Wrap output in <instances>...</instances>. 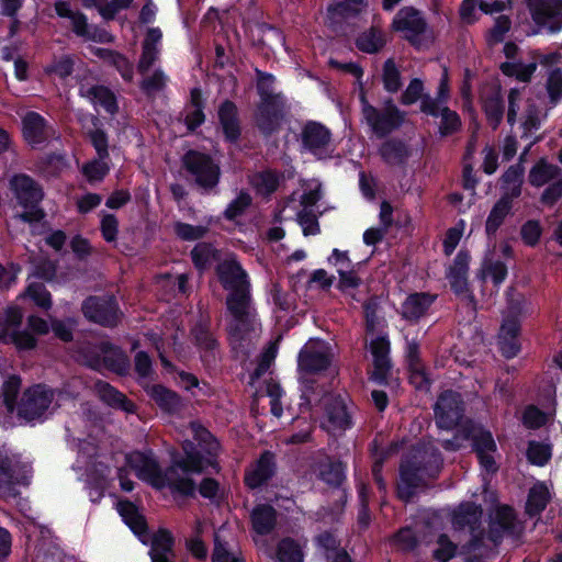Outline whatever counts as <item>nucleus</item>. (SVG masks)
I'll return each instance as SVG.
<instances>
[{
    "label": "nucleus",
    "mask_w": 562,
    "mask_h": 562,
    "mask_svg": "<svg viewBox=\"0 0 562 562\" xmlns=\"http://www.w3.org/2000/svg\"><path fill=\"white\" fill-rule=\"evenodd\" d=\"M175 547V538L168 529H159L157 533L153 537L151 549L149 553L164 552V553H173Z\"/></svg>",
    "instance_id": "nucleus-63"
},
{
    "label": "nucleus",
    "mask_w": 562,
    "mask_h": 562,
    "mask_svg": "<svg viewBox=\"0 0 562 562\" xmlns=\"http://www.w3.org/2000/svg\"><path fill=\"white\" fill-rule=\"evenodd\" d=\"M438 117H440V124L438 132L441 137H448L458 133L462 127V121L460 115L451 110L449 106L443 105L437 110Z\"/></svg>",
    "instance_id": "nucleus-48"
},
{
    "label": "nucleus",
    "mask_w": 562,
    "mask_h": 562,
    "mask_svg": "<svg viewBox=\"0 0 562 562\" xmlns=\"http://www.w3.org/2000/svg\"><path fill=\"white\" fill-rule=\"evenodd\" d=\"M252 198L251 195L245 191L241 190L237 196L232 200L226 209L223 212V216L227 221H235L237 217L241 216L247 209L251 205Z\"/></svg>",
    "instance_id": "nucleus-56"
},
{
    "label": "nucleus",
    "mask_w": 562,
    "mask_h": 562,
    "mask_svg": "<svg viewBox=\"0 0 562 562\" xmlns=\"http://www.w3.org/2000/svg\"><path fill=\"white\" fill-rule=\"evenodd\" d=\"M278 472L277 456L271 450H263L245 470L244 484L255 491L267 485Z\"/></svg>",
    "instance_id": "nucleus-17"
},
{
    "label": "nucleus",
    "mask_w": 562,
    "mask_h": 562,
    "mask_svg": "<svg viewBox=\"0 0 562 562\" xmlns=\"http://www.w3.org/2000/svg\"><path fill=\"white\" fill-rule=\"evenodd\" d=\"M54 397V390L44 383L26 387L18 404V416L25 422L41 418L50 406Z\"/></svg>",
    "instance_id": "nucleus-13"
},
{
    "label": "nucleus",
    "mask_w": 562,
    "mask_h": 562,
    "mask_svg": "<svg viewBox=\"0 0 562 562\" xmlns=\"http://www.w3.org/2000/svg\"><path fill=\"white\" fill-rule=\"evenodd\" d=\"M436 300L437 295L430 292H413L402 302L398 314L402 319L417 324L428 314Z\"/></svg>",
    "instance_id": "nucleus-25"
},
{
    "label": "nucleus",
    "mask_w": 562,
    "mask_h": 562,
    "mask_svg": "<svg viewBox=\"0 0 562 562\" xmlns=\"http://www.w3.org/2000/svg\"><path fill=\"white\" fill-rule=\"evenodd\" d=\"M408 457L400 465L398 481L396 483V496L398 499L408 503L416 495V491L423 485L424 479L419 468Z\"/></svg>",
    "instance_id": "nucleus-24"
},
{
    "label": "nucleus",
    "mask_w": 562,
    "mask_h": 562,
    "mask_svg": "<svg viewBox=\"0 0 562 562\" xmlns=\"http://www.w3.org/2000/svg\"><path fill=\"white\" fill-rule=\"evenodd\" d=\"M21 384V376L12 374L3 382L1 386L0 398L8 414H13L18 408L19 402L16 400L20 393Z\"/></svg>",
    "instance_id": "nucleus-46"
},
{
    "label": "nucleus",
    "mask_w": 562,
    "mask_h": 562,
    "mask_svg": "<svg viewBox=\"0 0 562 562\" xmlns=\"http://www.w3.org/2000/svg\"><path fill=\"white\" fill-rule=\"evenodd\" d=\"M486 521L485 543L490 542L496 549L502 546L504 539L519 540L524 531L515 508L508 504H496L491 507Z\"/></svg>",
    "instance_id": "nucleus-6"
},
{
    "label": "nucleus",
    "mask_w": 562,
    "mask_h": 562,
    "mask_svg": "<svg viewBox=\"0 0 562 562\" xmlns=\"http://www.w3.org/2000/svg\"><path fill=\"white\" fill-rule=\"evenodd\" d=\"M472 452L475 453L480 467L488 474H495L498 465L495 461L494 453L497 451V445L491 430L481 427L471 442Z\"/></svg>",
    "instance_id": "nucleus-23"
},
{
    "label": "nucleus",
    "mask_w": 562,
    "mask_h": 562,
    "mask_svg": "<svg viewBox=\"0 0 562 562\" xmlns=\"http://www.w3.org/2000/svg\"><path fill=\"white\" fill-rule=\"evenodd\" d=\"M512 211L513 205H508L504 199H498L494 203L485 221V234L488 239L496 237L498 229Z\"/></svg>",
    "instance_id": "nucleus-38"
},
{
    "label": "nucleus",
    "mask_w": 562,
    "mask_h": 562,
    "mask_svg": "<svg viewBox=\"0 0 562 562\" xmlns=\"http://www.w3.org/2000/svg\"><path fill=\"white\" fill-rule=\"evenodd\" d=\"M382 82L385 91L396 93L402 87L401 72L393 58H387L383 64Z\"/></svg>",
    "instance_id": "nucleus-53"
},
{
    "label": "nucleus",
    "mask_w": 562,
    "mask_h": 562,
    "mask_svg": "<svg viewBox=\"0 0 562 562\" xmlns=\"http://www.w3.org/2000/svg\"><path fill=\"white\" fill-rule=\"evenodd\" d=\"M251 529L260 536L271 533L278 522V512L270 504H258L250 513Z\"/></svg>",
    "instance_id": "nucleus-30"
},
{
    "label": "nucleus",
    "mask_w": 562,
    "mask_h": 562,
    "mask_svg": "<svg viewBox=\"0 0 562 562\" xmlns=\"http://www.w3.org/2000/svg\"><path fill=\"white\" fill-rule=\"evenodd\" d=\"M281 180L282 175L279 171L267 168L261 171H257L252 176L250 184L258 195L269 200L271 195L278 191Z\"/></svg>",
    "instance_id": "nucleus-32"
},
{
    "label": "nucleus",
    "mask_w": 562,
    "mask_h": 562,
    "mask_svg": "<svg viewBox=\"0 0 562 562\" xmlns=\"http://www.w3.org/2000/svg\"><path fill=\"white\" fill-rule=\"evenodd\" d=\"M93 128L87 132V137L94 148L97 156L101 159H110L109 136L102 128V122L99 117H92Z\"/></svg>",
    "instance_id": "nucleus-45"
},
{
    "label": "nucleus",
    "mask_w": 562,
    "mask_h": 562,
    "mask_svg": "<svg viewBox=\"0 0 562 562\" xmlns=\"http://www.w3.org/2000/svg\"><path fill=\"white\" fill-rule=\"evenodd\" d=\"M1 336H3L7 342L9 341L13 344L19 351L33 350L37 346L36 337L25 329H13L11 333H9L8 328H3Z\"/></svg>",
    "instance_id": "nucleus-50"
},
{
    "label": "nucleus",
    "mask_w": 562,
    "mask_h": 562,
    "mask_svg": "<svg viewBox=\"0 0 562 562\" xmlns=\"http://www.w3.org/2000/svg\"><path fill=\"white\" fill-rule=\"evenodd\" d=\"M32 469L16 456H9L0 451V491L9 496L19 495L18 485L27 486L31 481Z\"/></svg>",
    "instance_id": "nucleus-16"
},
{
    "label": "nucleus",
    "mask_w": 562,
    "mask_h": 562,
    "mask_svg": "<svg viewBox=\"0 0 562 562\" xmlns=\"http://www.w3.org/2000/svg\"><path fill=\"white\" fill-rule=\"evenodd\" d=\"M482 111L485 114L488 126L493 131H496L505 113V102L499 88L492 91L483 99Z\"/></svg>",
    "instance_id": "nucleus-34"
},
{
    "label": "nucleus",
    "mask_w": 562,
    "mask_h": 562,
    "mask_svg": "<svg viewBox=\"0 0 562 562\" xmlns=\"http://www.w3.org/2000/svg\"><path fill=\"white\" fill-rule=\"evenodd\" d=\"M211 317L201 314L190 328V338L200 355L204 368L212 369L217 363L220 342L211 330Z\"/></svg>",
    "instance_id": "nucleus-12"
},
{
    "label": "nucleus",
    "mask_w": 562,
    "mask_h": 562,
    "mask_svg": "<svg viewBox=\"0 0 562 562\" xmlns=\"http://www.w3.org/2000/svg\"><path fill=\"white\" fill-rule=\"evenodd\" d=\"M125 460L136 471L137 477L153 488L161 491L167 487L175 497L183 498L195 497L196 483L191 475L204 473L209 464L203 454L182 456L177 450L170 453V464L166 469H161L151 451L135 450L126 454Z\"/></svg>",
    "instance_id": "nucleus-1"
},
{
    "label": "nucleus",
    "mask_w": 562,
    "mask_h": 562,
    "mask_svg": "<svg viewBox=\"0 0 562 562\" xmlns=\"http://www.w3.org/2000/svg\"><path fill=\"white\" fill-rule=\"evenodd\" d=\"M192 430L194 440L198 441L202 450L210 456H216L220 442L214 435L202 425L192 424Z\"/></svg>",
    "instance_id": "nucleus-55"
},
{
    "label": "nucleus",
    "mask_w": 562,
    "mask_h": 562,
    "mask_svg": "<svg viewBox=\"0 0 562 562\" xmlns=\"http://www.w3.org/2000/svg\"><path fill=\"white\" fill-rule=\"evenodd\" d=\"M381 159L391 167L406 166L412 151L409 146L401 138H387L379 147Z\"/></svg>",
    "instance_id": "nucleus-29"
},
{
    "label": "nucleus",
    "mask_w": 562,
    "mask_h": 562,
    "mask_svg": "<svg viewBox=\"0 0 562 562\" xmlns=\"http://www.w3.org/2000/svg\"><path fill=\"white\" fill-rule=\"evenodd\" d=\"M22 136L32 148L47 144L56 136V130L42 114L27 111L21 119Z\"/></svg>",
    "instance_id": "nucleus-19"
},
{
    "label": "nucleus",
    "mask_w": 562,
    "mask_h": 562,
    "mask_svg": "<svg viewBox=\"0 0 562 562\" xmlns=\"http://www.w3.org/2000/svg\"><path fill=\"white\" fill-rule=\"evenodd\" d=\"M391 30L400 33L413 48L420 50L425 46V42H432V30L424 15V13L413 7H402L394 15L391 22Z\"/></svg>",
    "instance_id": "nucleus-8"
},
{
    "label": "nucleus",
    "mask_w": 562,
    "mask_h": 562,
    "mask_svg": "<svg viewBox=\"0 0 562 562\" xmlns=\"http://www.w3.org/2000/svg\"><path fill=\"white\" fill-rule=\"evenodd\" d=\"M411 460H414L419 468V473L423 479H437L443 464V459L439 451H432L430 453L423 454H413L409 457Z\"/></svg>",
    "instance_id": "nucleus-40"
},
{
    "label": "nucleus",
    "mask_w": 562,
    "mask_h": 562,
    "mask_svg": "<svg viewBox=\"0 0 562 562\" xmlns=\"http://www.w3.org/2000/svg\"><path fill=\"white\" fill-rule=\"evenodd\" d=\"M215 274L222 288L228 291L225 304L232 319L227 323L226 330L232 349L238 350L244 347L248 335L255 329L250 279L235 258L218 262Z\"/></svg>",
    "instance_id": "nucleus-2"
},
{
    "label": "nucleus",
    "mask_w": 562,
    "mask_h": 562,
    "mask_svg": "<svg viewBox=\"0 0 562 562\" xmlns=\"http://www.w3.org/2000/svg\"><path fill=\"white\" fill-rule=\"evenodd\" d=\"M80 357L87 368L97 372L106 370L117 376H127L131 371V360L126 351L110 340L82 347Z\"/></svg>",
    "instance_id": "nucleus-4"
},
{
    "label": "nucleus",
    "mask_w": 562,
    "mask_h": 562,
    "mask_svg": "<svg viewBox=\"0 0 562 562\" xmlns=\"http://www.w3.org/2000/svg\"><path fill=\"white\" fill-rule=\"evenodd\" d=\"M385 46V38L382 32L371 26L368 31H364L356 38V47L366 54H376Z\"/></svg>",
    "instance_id": "nucleus-44"
},
{
    "label": "nucleus",
    "mask_w": 562,
    "mask_h": 562,
    "mask_svg": "<svg viewBox=\"0 0 562 562\" xmlns=\"http://www.w3.org/2000/svg\"><path fill=\"white\" fill-rule=\"evenodd\" d=\"M173 232L180 240L195 241L204 238L209 228L206 226L192 225L178 221L173 225Z\"/></svg>",
    "instance_id": "nucleus-57"
},
{
    "label": "nucleus",
    "mask_w": 562,
    "mask_h": 562,
    "mask_svg": "<svg viewBox=\"0 0 562 562\" xmlns=\"http://www.w3.org/2000/svg\"><path fill=\"white\" fill-rule=\"evenodd\" d=\"M286 100L284 95L259 101L255 111V125L259 133L268 138L277 134L285 119Z\"/></svg>",
    "instance_id": "nucleus-14"
},
{
    "label": "nucleus",
    "mask_w": 562,
    "mask_h": 562,
    "mask_svg": "<svg viewBox=\"0 0 562 562\" xmlns=\"http://www.w3.org/2000/svg\"><path fill=\"white\" fill-rule=\"evenodd\" d=\"M94 392L103 404L113 409H120L128 414L136 412L135 403L106 381L97 380L94 382Z\"/></svg>",
    "instance_id": "nucleus-27"
},
{
    "label": "nucleus",
    "mask_w": 562,
    "mask_h": 562,
    "mask_svg": "<svg viewBox=\"0 0 562 562\" xmlns=\"http://www.w3.org/2000/svg\"><path fill=\"white\" fill-rule=\"evenodd\" d=\"M277 558L279 562H304V552L295 539L285 537L277 546Z\"/></svg>",
    "instance_id": "nucleus-49"
},
{
    "label": "nucleus",
    "mask_w": 562,
    "mask_h": 562,
    "mask_svg": "<svg viewBox=\"0 0 562 562\" xmlns=\"http://www.w3.org/2000/svg\"><path fill=\"white\" fill-rule=\"evenodd\" d=\"M257 75V93L259 95V101H262V99L269 98H279L283 94L281 92H273V83H274V76L269 72L261 71L259 69H256Z\"/></svg>",
    "instance_id": "nucleus-60"
},
{
    "label": "nucleus",
    "mask_w": 562,
    "mask_h": 562,
    "mask_svg": "<svg viewBox=\"0 0 562 562\" xmlns=\"http://www.w3.org/2000/svg\"><path fill=\"white\" fill-rule=\"evenodd\" d=\"M217 120L224 142L231 145L238 144L243 126L236 103L229 99L223 100L217 108Z\"/></svg>",
    "instance_id": "nucleus-21"
},
{
    "label": "nucleus",
    "mask_w": 562,
    "mask_h": 562,
    "mask_svg": "<svg viewBox=\"0 0 562 562\" xmlns=\"http://www.w3.org/2000/svg\"><path fill=\"white\" fill-rule=\"evenodd\" d=\"M182 165L203 193L215 191L221 179V168L209 154L190 149L183 155Z\"/></svg>",
    "instance_id": "nucleus-9"
},
{
    "label": "nucleus",
    "mask_w": 562,
    "mask_h": 562,
    "mask_svg": "<svg viewBox=\"0 0 562 562\" xmlns=\"http://www.w3.org/2000/svg\"><path fill=\"white\" fill-rule=\"evenodd\" d=\"M366 5L367 0H340L327 7V14L330 19L356 18Z\"/></svg>",
    "instance_id": "nucleus-47"
},
{
    "label": "nucleus",
    "mask_w": 562,
    "mask_h": 562,
    "mask_svg": "<svg viewBox=\"0 0 562 562\" xmlns=\"http://www.w3.org/2000/svg\"><path fill=\"white\" fill-rule=\"evenodd\" d=\"M299 139L301 153H308L317 160L331 158L333 133L325 124L313 120L306 121L301 128Z\"/></svg>",
    "instance_id": "nucleus-11"
},
{
    "label": "nucleus",
    "mask_w": 562,
    "mask_h": 562,
    "mask_svg": "<svg viewBox=\"0 0 562 562\" xmlns=\"http://www.w3.org/2000/svg\"><path fill=\"white\" fill-rule=\"evenodd\" d=\"M547 92L549 95V103L555 106L562 100V69H553L547 79Z\"/></svg>",
    "instance_id": "nucleus-59"
},
{
    "label": "nucleus",
    "mask_w": 562,
    "mask_h": 562,
    "mask_svg": "<svg viewBox=\"0 0 562 562\" xmlns=\"http://www.w3.org/2000/svg\"><path fill=\"white\" fill-rule=\"evenodd\" d=\"M527 460L532 465L543 467L552 457V448L548 443L530 440L527 448Z\"/></svg>",
    "instance_id": "nucleus-54"
},
{
    "label": "nucleus",
    "mask_w": 562,
    "mask_h": 562,
    "mask_svg": "<svg viewBox=\"0 0 562 562\" xmlns=\"http://www.w3.org/2000/svg\"><path fill=\"white\" fill-rule=\"evenodd\" d=\"M67 166L66 156L61 153H48L37 160L38 169L48 176H59Z\"/></svg>",
    "instance_id": "nucleus-52"
},
{
    "label": "nucleus",
    "mask_w": 562,
    "mask_h": 562,
    "mask_svg": "<svg viewBox=\"0 0 562 562\" xmlns=\"http://www.w3.org/2000/svg\"><path fill=\"white\" fill-rule=\"evenodd\" d=\"M81 312L89 322L104 328H115L123 317L119 302L112 294L89 295L82 301Z\"/></svg>",
    "instance_id": "nucleus-10"
},
{
    "label": "nucleus",
    "mask_w": 562,
    "mask_h": 562,
    "mask_svg": "<svg viewBox=\"0 0 562 562\" xmlns=\"http://www.w3.org/2000/svg\"><path fill=\"white\" fill-rule=\"evenodd\" d=\"M449 98V77L447 69L445 68L438 85L436 98H432L430 94H425L423 102L420 103V112L432 117H438V108L446 105Z\"/></svg>",
    "instance_id": "nucleus-35"
},
{
    "label": "nucleus",
    "mask_w": 562,
    "mask_h": 562,
    "mask_svg": "<svg viewBox=\"0 0 562 562\" xmlns=\"http://www.w3.org/2000/svg\"><path fill=\"white\" fill-rule=\"evenodd\" d=\"M550 502V493L544 483L535 484L528 493L526 501V514L529 517L540 515Z\"/></svg>",
    "instance_id": "nucleus-41"
},
{
    "label": "nucleus",
    "mask_w": 562,
    "mask_h": 562,
    "mask_svg": "<svg viewBox=\"0 0 562 562\" xmlns=\"http://www.w3.org/2000/svg\"><path fill=\"white\" fill-rule=\"evenodd\" d=\"M507 312L503 322H515L521 325V321L530 313L531 302L513 286L506 291Z\"/></svg>",
    "instance_id": "nucleus-33"
},
{
    "label": "nucleus",
    "mask_w": 562,
    "mask_h": 562,
    "mask_svg": "<svg viewBox=\"0 0 562 562\" xmlns=\"http://www.w3.org/2000/svg\"><path fill=\"white\" fill-rule=\"evenodd\" d=\"M347 465L340 460L319 465L318 479L330 487L339 488L346 480Z\"/></svg>",
    "instance_id": "nucleus-42"
},
{
    "label": "nucleus",
    "mask_w": 562,
    "mask_h": 562,
    "mask_svg": "<svg viewBox=\"0 0 562 562\" xmlns=\"http://www.w3.org/2000/svg\"><path fill=\"white\" fill-rule=\"evenodd\" d=\"M331 348L324 341L304 346L297 356L299 371L306 374L324 372L331 366Z\"/></svg>",
    "instance_id": "nucleus-18"
},
{
    "label": "nucleus",
    "mask_w": 562,
    "mask_h": 562,
    "mask_svg": "<svg viewBox=\"0 0 562 562\" xmlns=\"http://www.w3.org/2000/svg\"><path fill=\"white\" fill-rule=\"evenodd\" d=\"M471 256L468 250L460 249L453 259V263L447 271V279L451 291L457 296H464L470 301H474V294L470 289L468 274Z\"/></svg>",
    "instance_id": "nucleus-22"
},
{
    "label": "nucleus",
    "mask_w": 562,
    "mask_h": 562,
    "mask_svg": "<svg viewBox=\"0 0 562 562\" xmlns=\"http://www.w3.org/2000/svg\"><path fill=\"white\" fill-rule=\"evenodd\" d=\"M325 413L328 423L337 430L346 431L355 425L347 396L340 394L331 396L326 403Z\"/></svg>",
    "instance_id": "nucleus-26"
},
{
    "label": "nucleus",
    "mask_w": 562,
    "mask_h": 562,
    "mask_svg": "<svg viewBox=\"0 0 562 562\" xmlns=\"http://www.w3.org/2000/svg\"><path fill=\"white\" fill-rule=\"evenodd\" d=\"M553 8L548 0H528L527 7L530 12L532 21L539 25L544 26L548 20H553L559 16L557 10L562 11V0H550Z\"/></svg>",
    "instance_id": "nucleus-36"
},
{
    "label": "nucleus",
    "mask_w": 562,
    "mask_h": 562,
    "mask_svg": "<svg viewBox=\"0 0 562 562\" xmlns=\"http://www.w3.org/2000/svg\"><path fill=\"white\" fill-rule=\"evenodd\" d=\"M438 548L434 551V558L439 562H448L457 554L458 546L451 541L448 535L441 533L437 539Z\"/></svg>",
    "instance_id": "nucleus-64"
},
{
    "label": "nucleus",
    "mask_w": 562,
    "mask_h": 562,
    "mask_svg": "<svg viewBox=\"0 0 562 562\" xmlns=\"http://www.w3.org/2000/svg\"><path fill=\"white\" fill-rule=\"evenodd\" d=\"M560 173L561 169L557 165L550 164L546 158H540L529 170L528 182L535 188H540Z\"/></svg>",
    "instance_id": "nucleus-39"
},
{
    "label": "nucleus",
    "mask_w": 562,
    "mask_h": 562,
    "mask_svg": "<svg viewBox=\"0 0 562 562\" xmlns=\"http://www.w3.org/2000/svg\"><path fill=\"white\" fill-rule=\"evenodd\" d=\"M9 190L23 209L22 212L13 215V218L30 225L41 223L46 213L41 206L45 192L43 186L27 173H14L9 179Z\"/></svg>",
    "instance_id": "nucleus-3"
},
{
    "label": "nucleus",
    "mask_w": 562,
    "mask_h": 562,
    "mask_svg": "<svg viewBox=\"0 0 562 562\" xmlns=\"http://www.w3.org/2000/svg\"><path fill=\"white\" fill-rule=\"evenodd\" d=\"M520 324L515 322H502L497 335V346L504 358L513 359L520 352Z\"/></svg>",
    "instance_id": "nucleus-28"
},
{
    "label": "nucleus",
    "mask_w": 562,
    "mask_h": 562,
    "mask_svg": "<svg viewBox=\"0 0 562 562\" xmlns=\"http://www.w3.org/2000/svg\"><path fill=\"white\" fill-rule=\"evenodd\" d=\"M483 507L472 501L461 502L451 513V525L456 531H467L469 540L462 546L464 553L476 552L488 548L485 543V528L482 524Z\"/></svg>",
    "instance_id": "nucleus-5"
},
{
    "label": "nucleus",
    "mask_w": 562,
    "mask_h": 562,
    "mask_svg": "<svg viewBox=\"0 0 562 562\" xmlns=\"http://www.w3.org/2000/svg\"><path fill=\"white\" fill-rule=\"evenodd\" d=\"M369 350L373 358V371L370 380L381 386H386L393 367L390 358L391 342L389 336L383 334L373 338L370 341Z\"/></svg>",
    "instance_id": "nucleus-20"
},
{
    "label": "nucleus",
    "mask_w": 562,
    "mask_h": 562,
    "mask_svg": "<svg viewBox=\"0 0 562 562\" xmlns=\"http://www.w3.org/2000/svg\"><path fill=\"white\" fill-rule=\"evenodd\" d=\"M542 236V227L537 220L526 221L520 228L522 243L528 247H536Z\"/></svg>",
    "instance_id": "nucleus-62"
},
{
    "label": "nucleus",
    "mask_w": 562,
    "mask_h": 562,
    "mask_svg": "<svg viewBox=\"0 0 562 562\" xmlns=\"http://www.w3.org/2000/svg\"><path fill=\"white\" fill-rule=\"evenodd\" d=\"M93 54L98 58L112 65L119 72H123V70L131 64L125 55L110 48L95 47L93 49Z\"/></svg>",
    "instance_id": "nucleus-58"
},
{
    "label": "nucleus",
    "mask_w": 562,
    "mask_h": 562,
    "mask_svg": "<svg viewBox=\"0 0 562 562\" xmlns=\"http://www.w3.org/2000/svg\"><path fill=\"white\" fill-rule=\"evenodd\" d=\"M109 160L110 159H101L97 156V158L85 162L81 172L87 181L90 183L103 181L111 169Z\"/></svg>",
    "instance_id": "nucleus-51"
},
{
    "label": "nucleus",
    "mask_w": 562,
    "mask_h": 562,
    "mask_svg": "<svg viewBox=\"0 0 562 562\" xmlns=\"http://www.w3.org/2000/svg\"><path fill=\"white\" fill-rule=\"evenodd\" d=\"M147 395L165 413L173 414L181 407V397L162 384H153L145 389Z\"/></svg>",
    "instance_id": "nucleus-31"
},
{
    "label": "nucleus",
    "mask_w": 562,
    "mask_h": 562,
    "mask_svg": "<svg viewBox=\"0 0 562 562\" xmlns=\"http://www.w3.org/2000/svg\"><path fill=\"white\" fill-rule=\"evenodd\" d=\"M465 412L462 395L453 390L442 391L434 405L436 426L439 429L452 430L462 420Z\"/></svg>",
    "instance_id": "nucleus-15"
},
{
    "label": "nucleus",
    "mask_w": 562,
    "mask_h": 562,
    "mask_svg": "<svg viewBox=\"0 0 562 562\" xmlns=\"http://www.w3.org/2000/svg\"><path fill=\"white\" fill-rule=\"evenodd\" d=\"M190 257L194 268L199 271H204L213 262L218 261L221 255L212 243L199 241L190 251Z\"/></svg>",
    "instance_id": "nucleus-37"
},
{
    "label": "nucleus",
    "mask_w": 562,
    "mask_h": 562,
    "mask_svg": "<svg viewBox=\"0 0 562 562\" xmlns=\"http://www.w3.org/2000/svg\"><path fill=\"white\" fill-rule=\"evenodd\" d=\"M72 24V32L79 36L89 41L103 43L104 40L101 36H97L95 33L90 32L88 18L85 13L76 11V14L70 19Z\"/></svg>",
    "instance_id": "nucleus-61"
},
{
    "label": "nucleus",
    "mask_w": 562,
    "mask_h": 562,
    "mask_svg": "<svg viewBox=\"0 0 562 562\" xmlns=\"http://www.w3.org/2000/svg\"><path fill=\"white\" fill-rule=\"evenodd\" d=\"M87 95L104 109L110 115L119 112V103L115 93L106 86L93 85L87 90Z\"/></svg>",
    "instance_id": "nucleus-43"
},
{
    "label": "nucleus",
    "mask_w": 562,
    "mask_h": 562,
    "mask_svg": "<svg viewBox=\"0 0 562 562\" xmlns=\"http://www.w3.org/2000/svg\"><path fill=\"white\" fill-rule=\"evenodd\" d=\"M360 102L362 116L378 138H386L400 130L405 122L406 113L394 103L392 98L385 99L381 109L372 105L364 93L360 95Z\"/></svg>",
    "instance_id": "nucleus-7"
}]
</instances>
